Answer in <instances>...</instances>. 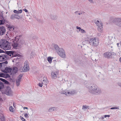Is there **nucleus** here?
Masks as SVG:
<instances>
[{
  "instance_id": "obj_53",
  "label": "nucleus",
  "mask_w": 121,
  "mask_h": 121,
  "mask_svg": "<svg viewBox=\"0 0 121 121\" xmlns=\"http://www.w3.org/2000/svg\"><path fill=\"white\" fill-rule=\"evenodd\" d=\"M23 10L24 11L26 12H28L27 10L26 9H23Z\"/></svg>"
},
{
  "instance_id": "obj_9",
  "label": "nucleus",
  "mask_w": 121,
  "mask_h": 121,
  "mask_svg": "<svg viewBox=\"0 0 121 121\" xmlns=\"http://www.w3.org/2000/svg\"><path fill=\"white\" fill-rule=\"evenodd\" d=\"M13 43L12 44V46L13 48H20L21 45L20 44H18L15 41H13Z\"/></svg>"
},
{
  "instance_id": "obj_13",
  "label": "nucleus",
  "mask_w": 121,
  "mask_h": 121,
  "mask_svg": "<svg viewBox=\"0 0 121 121\" xmlns=\"http://www.w3.org/2000/svg\"><path fill=\"white\" fill-rule=\"evenodd\" d=\"M7 54L9 56H11L12 55V56H17L18 55L17 54H16V52H15L9 51L7 52Z\"/></svg>"
},
{
  "instance_id": "obj_50",
  "label": "nucleus",
  "mask_w": 121,
  "mask_h": 121,
  "mask_svg": "<svg viewBox=\"0 0 121 121\" xmlns=\"http://www.w3.org/2000/svg\"><path fill=\"white\" fill-rule=\"evenodd\" d=\"M88 1L91 3H93V2L92 0H88Z\"/></svg>"
},
{
  "instance_id": "obj_34",
  "label": "nucleus",
  "mask_w": 121,
  "mask_h": 121,
  "mask_svg": "<svg viewBox=\"0 0 121 121\" xmlns=\"http://www.w3.org/2000/svg\"><path fill=\"white\" fill-rule=\"evenodd\" d=\"M9 110L11 112H13L14 108L12 106H10L9 108Z\"/></svg>"
},
{
  "instance_id": "obj_15",
  "label": "nucleus",
  "mask_w": 121,
  "mask_h": 121,
  "mask_svg": "<svg viewBox=\"0 0 121 121\" xmlns=\"http://www.w3.org/2000/svg\"><path fill=\"white\" fill-rule=\"evenodd\" d=\"M6 87L4 86V84L2 82H0V91L2 93V92L4 91Z\"/></svg>"
},
{
  "instance_id": "obj_54",
  "label": "nucleus",
  "mask_w": 121,
  "mask_h": 121,
  "mask_svg": "<svg viewBox=\"0 0 121 121\" xmlns=\"http://www.w3.org/2000/svg\"><path fill=\"white\" fill-rule=\"evenodd\" d=\"M100 35H101V34L99 33L98 34V36H100Z\"/></svg>"
},
{
  "instance_id": "obj_8",
  "label": "nucleus",
  "mask_w": 121,
  "mask_h": 121,
  "mask_svg": "<svg viewBox=\"0 0 121 121\" xmlns=\"http://www.w3.org/2000/svg\"><path fill=\"white\" fill-rule=\"evenodd\" d=\"M113 22L119 27H121V18H116L113 20Z\"/></svg>"
},
{
  "instance_id": "obj_52",
  "label": "nucleus",
  "mask_w": 121,
  "mask_h": 121,
  "mask_svg": "<svg viewBox=\"0 0 121 121\" xmlns=\"http://www.w3.org/2000/svg\"><path fill=\"white\" fill-rule=\"evenodd\" d=\"M4 52V51L0 49V53H3Z\"/></svg>"
},
{
  "instance_id": "obj_20",
  "label": "nucleus",
  "mask_w": 121,
  "mask_h": 121,
  "mask_svg": "<svg viewBox=\"0 0 121 121\" xmlns=\"http://www.w3.org/2000/svg\"><path fill=\"white\" fill-rule=\"evenodd\" d=\"M50 16L51 19L54 20L56 19L57 18V16L56 15L51 14Z\"/></svg>"
},
{
  "instance_id": "obj_51",
  "label": "nucleus",
  "mask_w": 121,
  "mask_h": 121,
  "mask_svg": "<svg viewBox=\"0 0 121 121\" xmlns=\"http://www.w3.org/2000/svg\"><path fill=\"white\" fill-rule=\"evenodd\" d=\"M118 85L121 87V82H119L118 83Z\"/></svg>"
},
{
  "instance_id": "obj_31",
  "label": "nucleus",
  "mask_w": 121,
  "mask_h": 121,
  "mask_svg": "<svg viewBox=\"0 0 121 121\" xmlns=\"http://www.w3.org/2000/svg\"><path fill=\"white\" fill-rule=\"evenodd\" d=\"M0 118L1 121H5L4 117L2 115H0Z\"/></svg>"
},
{
  "instance_id": "obj_57",
  "label": "nucleus",
  "mask_w": 121,
  "mask_h": 121,
  "mask_svg": "<svg viewBox=\"0 0 121 121\" xmlns=\"http://www.w3.org/2000/svg\"><path fill=\"white\" fill-rule=\"evenodd\" d=\"M119 60H120V61L121 62V57H120L119 59Z\"/></svg>"
},
{
  "instance_id": "obj_59",
  "label": "nucleus",
  "mask_w": 121,
  "mask_h": 121,
  "mask_svg": "<svg viewBox=\"0 0 121 121\" xmlns=\"http://www.w3.org/2000/svg\"><path fill=\"white\" fill-rule=\"evenodd\" d=\"M104 118V117H103L102 118V120H103Z\"/></svg>"
},
{
  "instance_id": "obj_26",
  "label": "nucleus",
  "mask_w": 121,
  "mask_h": 121,
  "mask_svg": "<svg viewBox=\"0 0 121 121\" xmlns=\"http://www.w3.org/2000/svg\"><path fill=\"white\" fill-rule=\"evenodd\" d=\"M102 25H100V26H99V27H98V30L101 33H102Z\"/></svg>"
},
{
  "instance_id": "obj_49",
  "label": "nucleus",
  "mask_w": 121,
  "mask_h": 121,
  "mask_svg": "<svg viewBox=\"0 0 121 121\" xmlns=\"http://www.w3.org/2000/svg\"><path fill=\"white\" fill-rule=\"evenodd\" d=\"M110 117V116L109 115H106L104 116V117Z\"/></svg>"
},
{
  "instance_id": "obj_35",
  "label": "nucleus",
  "mask_w": 121,
  "mask_h": 121,
  "mask_svg": "<svg viewBox=\"0 0 121 121\" xmlns=\"http://www.w3.org/2000/svg\"><path fill=\"white\" fill-rule=\"evenodd\" d=\"M87 108H89V106H86V105H83L82 106V109L84 110H85Z\"/></svg>"
},
{
  "instance_id": "obj_24",
  "label": "nucleus",
  "mask_w": 121,
  "mask_h": 121,
  "mask_svg": "<svg viewBox=\"0 0 121 121\" xmlns=\"http://www.w3.org/2000/svg\"><path fill=\"white\" fill-rule=\"evenodd\" d=\"M95 23L98 26V27H99V26H100V25H102L101 22V21H99L98 20L95 21Z\"/></svg>"
},
{
  "instance_id": "obj_16",
  "label": "nucleus",
  "mask_w": 121,
  "mask_h": 121,
  "mask_svg": "<svg viewBox=\"0 0 121 121\" xmlns=\"http://www.w3.org/2000/svg\"><path fill=\"white\" fill-rule=\"evenodd\" d=\"M93 94L96 95H99L101 93L102 91L98 87L97 88V89L95 90V92Z\"/></svg>"
},
{
  "instance_id": "obj_23",
  "label": "nucleus",
  "mask_w": 121,
  "mask_h": 121,
  "mask_svg": "<svg viewBox=\"0 0 121 121\" xmlns=\"http://www.w3.org/2000/svg\"><path fill=\"white\" fill-rule=\"evenodd\" d=\"M18 70V69L17 67H14L13 69H12V73H16L17 71Z\"/></svg>"
},
{
  "instance_id": "obj_40",
  "label": "nucleus",
  "mask_w": 121,
  "mask_h": 121,
  "mask_svg": "<svg viewBox=\"0 0 121 121\" xmlns=\"http://www.w3.org/2000/svg\"><path fill=\"white\" fill-rule=\"evenodd\" d=\"M5 74L3 73H2L0 74V77H5Z\"/></svg>"
},
{
  "instance_id": "obj_39",
  "label": "nucleus",
  "mask_w": 121,
  "mask_h": 121,
  "mask_svg": "<svg viewBox=\"0 0 121 121\" xmlns=\"http://www.w3.org/2000/svg\"><path fill=\"white\" fill-rule=\"evenodd\" d=\"M76 28L77 29H78L79 30V31H78L77 30V32H79V31H81V30L82 29L80 27H79L78 26H76Z\"/></svg>"
},
{
  "instance_id": "obj_29",
  "label": "nucleus",
  "mask_w": 121,
  "mask_h": 121,
  "mask_svg": "<svg viewBox=\"0 0 121 121\" xmlns=\"http://www.w3.org/2000/svg\"><path fill=\"white\" fill-rule=\"evenodd\" d=\"M14 12L17 13H21L22 12V10L21 9L19 11H17L16 10H14L13 11Z\"/></svg>"
},
{
  "instance_id": "obj_36",
  "label": "nucleus",
  "mask_w": 121,
  "mask_h": 121,
  "mask_svg": "<svg viewBox=\"0 0 121 121\" xmlns=\"http://www.w3.org/2000/svg\"><path fill=\"white\" fill-rule=\"evenodd\" d=\"M15 18L18 19H20L21 18L17 14H15Z\"/></svg>"
},
{
  "instance_id": "obj_46",
  "label": "nucleus",
  "mask_w": 121,
  "mask_h": 121,
  "mask_svg": "<svg viewBox=\"0 0 121 121\" xmlns=\"http://www.w3.org/2000/svg\"><path fill=\"white\" fill-rule=\"evenodd\" d=\"M21 120L22 121H25L26 120L22 117H20Z\"/></svg>"
},
{
  "instance_id": "obj_45",
  "label": "nucleus",
  "mask_w": 121,
  "mask_h": 121,
  "mask_svg": "<svg viewBox=\"0 0 121 121\" xmlns=\"http://www.w3.org/2000/svg\"><path fill=\"white\" fill-rule=\"evenodd\" d=\"M24 116L26 118H28L29 117V116L26 113L25 114Z\"/></svg>"
},
{
  "instance_id": "obj_42",
  "label": "nucleus",
  "mask_w": 121,
  "mask_h": 121,
  "mask_svg": "<svg viewBox=\"0 0 121 121\" xmlns=\"http://www.w3.org/2000/svg\"><path fill=\"white\" fill-rule=\"evenodd\" d=\"M79 65L81 66H83L84 65V63L83 61L80 62L79 64Z\"/></svg>"
},
{
  "instance_id": "obj_22",
  "label": "nucleus",
  "mask_w": 121,
  "mask_h": 121,
  "mask_svg": "<svg viewBox=\"0 0 121 121\" xmlns=\"http://www.w3.org/2000/svg\"><path fill=\"white\" fill-rule=\"evenodd\" d=\"M85 12H80L79 11H77L76 12H75L74 13L76 15H81L82 14H84L85 13Z\"/></svg>"
},
{
  "instance_id": "obj_55",
  "label": "nucleus",
  "mask_w": 121,
  "mask_h": 121,
  "mask_svg": "<svg viewBox=\"0 0 121 121\" xmlns=\"http://www.w3.org/2000/svg\"><path fill=\"white\" fill-rule=\"evenodd\" d=\"M23 108L24 109H28V108L27 107H24Z\"/></svg>"
},
{
  "instance_id": "obj_58",
  "label": "nucleus",
  "mask_w": 121,
  "mask_h": 121,
  "mask_svg": "<svg viewBox=\"0 0 121 121\" xmlns=\"http://www.w3.org/2000/svg\"><path fill=\"white\" fill-rule=\"evenodd\" d=\"M13 106L14 107V103H13Z\"/></svg>"
},
{
  "instance_id": "obj_1",
  "label": "nucleus",
  "mask_w": 121,
  "mask_h": 121,
  "mask_svg": "<svg viewBox=\"0 0 121 121\" xmlns=\"http://www.w3.org/2000/svg\"><path fill=\"white\" fill-rule=\"evenodd\" d=\"M0 47L1 48L6 50H9L11 47L10 43L5 39L2 40L1 41Z\"/></svg>"
},
{
  "instance_id": "obj_38",
  "label": "nucleus",
  "mask_w": 121,
  "mask_h": 121,
  "mask_svg": "<svg viewBox=\"0 0 121 121\" xmlns=\"http://www.w3.org/2000/svg\"><path fill=\"white\" fill-rule=\"evenodd\" d=\"M5 23V21L3 20H0V25L3 24Z\"/></svg>"
},
{
  "instance_id": "obj_41",
  "label": "nucleus",
  "mask_w": 121,
  "mask_h": 121,
  "mask_svg": "<svg viewBox=\"0 0 121 121\" xmlns=\"http://www.w3.org/2000/svg\"><path fill=\"white\" fill-rule=\"evenodd\" d=\"M80 32H81V33H86V31L82 29H81Z\"/></svg>"
},
{
  "instance_id": "obj_6",
  "label": "nucleus",
  "mask_w": 121,
  "mask_h": 121,
  "mask_svg": "<svg viewBox=\"0 0 121 121\" xmlns=\"http://www.w3.org/2000/svg\"><path fill=\"white\" fill-rule=\"evenodd\" d=\"M98 87L96 85H93L91 86H88L89 91L92 94H93L94 92L97 89Z\"/></svg>"
},
{
  "instance_id": "obj_12",
  "label": "nucleus",
  "mask_w": 121,
  "mask_h": 121,
  "mask_svg": "<svg viewBox=\"0 0 121 121\" xmlns=\"http://www.w3.org/2000/svg\"><path fill=\"white\" fill-rule=\"evenodd\" d=\"M22 76V75L21 74H20L17 78L16 81V84L17 86H19L20 82L21 80Z\"/></svg>"
},
{
  "instance_id": "obj_10",
  "label": "nucleus",
  "mask_w": 121,
  "mask_h": 121,
  "mask_svg": "<svg viewBox=\"0 0 121 121\" xmlns=\"http://www.w3.org/2000/svg\"><path fill=\"white\" fill-rule=\"evenodd\" d=\"M25 72H27L29 70V65L27 61H26L24 63V66L23 67Z\"/></svg>"
},
{
  "instance_id": "obj_43",
  "label": "nucleus",
  "mask_w": 121,
  "mask_h": 121,
  "mask_svg": "<svg viewBox=\"0 0 121 121\" xmlns=\"http://www.w3.org/2000/svg\"><path fill=\"white\" fill-rule=\"evenodd\" d=\"M42 83H39L38 84V86H39V87H42L43 86L42 84Z\"/></svg>"
},
{
  "instance_id": "obj_47",
  "label": "nucleus",
  "mask_w": 121,
  "mask_h": 121,
  "mask_svg": "<svg viewBox=\"0 0 121 121\" xmlns=\"http://www.w3.org/2000/svg\"><path fill=\"white\" fill-rule=\"evenodd\" d=\"M0 80L4 82L5 81V79L1 78H0Z\"/></svg>"
},
{
  "instance_id": "obj_25",
  "label": "nucleus",
  "mask_w": 121,
  "mask_h": 121,
  "mask_svg": "<svg viewBox=\"0 0 121 121\" xmlns=\"http://www.w3.org/2000/svg\"><path fill=\"white\" fill-rule=\"evenodd\" d=\"M19 36H16V37L14 39H12V40L13 41H15L16 42H17L19 40Z\"/></svg>"
},
{
  "instance_id": "obj_27",
  "label": "nucleus",
  "mask_w": 121,
  "mask_h": 121,
  "mask_svg": "<svg viewBox=\"0 0 121 121\" xmlns=\"http://www.w3.org/2000/svg\"><path fill=\"white\" fill-rule=\"evenodd\" d=\"M19 43L20 44L22 45L25 43V41L24 40L22 39L19 41Z\"/></svg>"
},
{
  "instance_id": "obj_30",
  "label": "nucleus",
  "mask_w": 121,
  "mask_h": 121,
  "mask_svg": "<svg viewBox=\"0 0 121 121\" xmlns=\"http://www.w3.org/2000/svg\"><path fill=\"white\" fill-rule=\"evenodd\" d=\"M111 57H114L116 55V54L114 52H111Z\"/></svg>"
},
{
  "instance_id": "obj_28",
  "label": "nucleus",
  "mask_w": 121,
  "mask_h": 121,
  "mask_svg": "<svg viewBox=\"0 0 121 121\" xmlns=\"http://www.w3.org/2000/svg\"><path fill=\"white\" fill-rule=\"evenodd\" d=\"M57 108L55 107H52L50 108L49 109V111H51L55 110H56Z\"/></svg>"
},
{
  "instance_id": "obj_56",
  "label": "nucleus",
  "mask_w": 121,
  "mask_h": 121,
  "mask_svg": "<svg viewBox=\"0 0 121 121\" xmlns=\"http://www.w3.org/2000/svg\"><path fill=\"white\" fill-rule=\"evenodd\" d=\"M119 43H117V46H118L119 45Z\"/></svg>"
},
{
  "instance_id": "obj_5",
  "label": "nucleus",
  "mask_w": 121,
  "mask_h": 121,
  "mask_svg": "<svg viewBox=\"0 0 121 121\" xmlns=\"http://www.w3.org/2000/svg\"><path fill=\"white\" fill-rule=\"evenodd\" d=\"M61 93L64 94L67 96H69L76 94L77 92L76 90H72L70 91L69 92L67 91H63Z\"/></svg>"
},
{
  "instance_id": "obj_60",
  "label": "nucleus",
  "mask_w": 121,
  "mask_h": 121,
  "mask_svg": "<svg viewBox=\"0 0 121 121\" xmlns=\"http://www.w3.org/2000/svg\"><path fill=\"white\" fill-rule=\"evenodd\" d=\"M6 75H7V77H8V76H9V75L8 74H6Z\"/></svg>"
},
{
  "instance_id": "obj_18",
  "label": "nucleus",
  "mask_w": 121,
  "mask_h": 121,
  "mask_svg": "<svg viewBox=\"0 0 121 121\" xmlns=\"http://www.w3.org/2000/svg\"><path fill=\"white\" fill-rule=\"evenodd\" d=\"M4 72L6 73H12V69L9 68L8 67H6L5 69V70L4 71Z\"/></svg>"
},
{
  "instance_id": "obj_19",
  "label": "nucleus",
  "mask_w": 121,
  "mask_h": 121,
  "mask_svg": "<svg viewBox=\"0 0 121 121\" xmlns=\"http://www.w3.org/2000/svg\"><path fill=\"white\" fill-rule=\"evenodd\" d=\"M6 55H0V61H4L6 60Z\"/></svg>"
},
{
  "instance_id": "obj_17",
  "label": "nucleus",
  "mask_w": 121,
  "mask_h": 121,
  "mask_svg": "<svg viewBox=\"0 0 121 121\" xmlns=\"http://www.w3.org/2000/svg\"><path fill=\"white\" fill-rule=\"evenodd\" d=\"M104 56L108 58L111 57V52H107L105 53L104 54Z\"/></svg>"
},
{
  "instance_id": "obj_3",
  "label": "nucleus",
  "mask_w": 121,
  "mask_h": 121,
  "mask_svg": "<svg viewBox=\"0 0 121 121\" xmlns=\"http://www.w3.org/2000/svg\"><path fill=\"white\" fill-rule=\"evenodd\" d=\"M88 41L90 45L96 47L99 44V40L97 38L93 37L89 39Z\"/></svg>"
},
{
  "instance_id": "obj_44",
  "label": "nucleus",
  "mask_w": 121,
  "mask_h": 121,
  "mask_svg": "<svg viewBox=\"0 0 121 121\" xmlns=\"http://www.w3.org/2000/svg\"><path fill=\"white\" fill-rule=\"evenodd\" d=\"M110 109H119V107H112L110 108Z\"/></svg>"
},
{
  "instance_id": "obj_33",
  "label": "nucleus",
  "mask_w": 121,
  "mask_h": 121,
  "mask_svg": "<svg viewBox=\"0 0 121 121\" xmlns=\"http://www.w3.org/2000/svg\"><path fill=\"white\" fill-rule=\"evenodd\" d=\"M7 27L9 28L10 29L9 30H12L14 29L13 27L10 25H7Z\"/></svg>"
},
{
  "instance_id": "obj_32",
  "label": "nucleus",
  "mask_w": 121,
  "mask_h": 121,
  "mask_svg": "<svg viewBox=\"0 0 121 121\" xmlns=\"http://www.w3.org/2000/svg\"><path fill=\"white\" fill-rule=\"evenodd\" d=\"M52 59L50 57H48L47 58V60L49 63L51 64L52 63Z\"/></svg>"
},
{
  "instance_id": "obj_2",
  "label": "nucleus",
  "mask_w": 121,
  "mask_h": 121,
  "mask_svg": "<svg viewBox=\"0 0 121 121\" xmlns=\"http://www.w3.org/2000/svg\"><path fill=\"white\" fill-rule=\"evenodd\" d=\"M54 47L58 54L63 58H66V55L64 50L62 48H59L57 45H55Z\"/></svg>"
},
{
  "instance_id": "obj_7",
  "label": "nucleus",
  "mask_w": 121,
  "mask_h": 121,
  "mask_svg": "<svg viewBox=\"0 0 121 121\" xmlns=\"http://www.w3.org/2000/svg\"><path fill=\"white\" fill-rule=\"evenodd\" d=\"M59 75V71H53L51 73V76L53 79H56L58 77Z\"/></svg>"
},
{
  "instance_id": "obj_11",
  "label": "nucleus",
  "mask_w": 121,
  "mask_h": 121,
  "mask_svg": "<svg viewBox=\"0 0 121 121\" xmlns=\"http://www.w3.org/2000/svg\"><path fill=\"white\" fill-rule=\"evenodd\" d=\"M106 43L108 45H109L113 43V40L111 37H107L106 39Z\"/></svg>"
},
{
  "instance_id": "obj_21",
  "label": "nucleus",
  "mask_w": 121,
  "mask_h": 121,
  "mask_svg": "<svg viewBox=\"0 0 121 121\" xmlns=\"http://www.w3.org/2000/svg\"><path fill=\"white\" fill-rule=\"evenodd\" d=\"M48 82V80L47 78L45 77H44L42 81V83L43 84H44L46 85Z\"/></svg>"
},
{
  "instance_id": "obj_4",
  "label": "nucleus",
  "mask_w": 121,
  "mask_h": 121,
  "mask_svg": "<svg viewBox=\"0 0 121 121\" xmlns=\"http://www.w3.org/2000/svg\"><path fill=\"white\" fill-rule=\"evenodd\" d=\"M2 94H5L7 96H12L13 95V92L10 87L7 86L5 88L4 91L2 92Z\"/></svg>"
},
{
  "instance_id": "obj_14",
  "label": "nucleus",
  "mask_w": 121,
  "mask_h": 121,
  "mask_svg": "<svg viewBox=\"0 0 121 121\" xmlns=\"http://www.w3.org/2000/svg\"><path fill=\"white\" fill-rule=\"evenodd\" d=\"M5 28L4 26H0V35H2L5 34Z\"/></svg>"
},
{
  "instance_id": "obj_48",
  "label": "nucleus",
  "mask_w": 121,
  "mask_h": 121,
  "mask_svg": "<svg viewBox=\"0 0 121 121\" xmlns=\"http://www.w3.org/2000/svg\"><path fill=\"white\" fill-rule=\"evenodd\" d=\"M4 82V83L5 84H9V82H8V81L5 80V81Z\"/></svg>"
},
{
  "instance_id": "obj_37",
  "label": "nucleus",
  "mask_w": 121,
  "mask_h": 121,
  "mask_svg": "<svg viewBox=\"0 0 121 121\" xmlns=\"http://www.w3.org/2000/svg\"><path fill=\"white\" fill-rule=\"evenodd\" d=\"M15 14H12L10 18L12 19H14L15 18Z\"/></svg>"
}]
</instances>
